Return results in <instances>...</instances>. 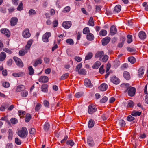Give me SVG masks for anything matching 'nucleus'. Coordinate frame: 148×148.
Listing matches in <instances>:
<instances>
[{
    "mask_svg": "<svg viewBox=\"0 0 148 148\" xmlns=\"http://www.w3.org/2000/svg\"><path fill=\"white\" fill-rule=\"evenodd\" d=\"M17 133L18 136L21 138L25 139L27 137L28 132L27 128L23 127L18 130Z\"/></svg>",
    "mask_w": 148,
    "mask_h": 148,
    "instance_id": "f257e3e1",
    "label": "nucleus"
},
{
    "mask_svg": "<svg viewBox=\"0 0 148 148\" xmlns=\"http://www.w3.org/2000/svg\"><path fill=\"white\" fill-rule=\"evenodd\" d=\"M22 36L23 38H27L30 37L31 34L28 28H26L23 30L22 32Z\"/></svg>",
    "mask_w": 148,
    "mask_h": 148,
    "instance_id": "f03ea898",
    "label": "nucleus"
},
{
    "mask_svg": "<svg viewBox=\"0 0 148 148\" xmlns=\"http://www.w3.org/2000/svg\"><path fill=\"white\" fill-rule=\"evenodd\" d=\"M16 64L20 67H22L23 66V64L20 58L16 56L13 58Z\"/></svg>",
    "mask_w": 148,
    "mask_h": 148,
    "instance_id": "7ed1b4c3",
    "label": "nucleus"
},
{
    "mask_svg": "<svg viewBox=\"0 0 148 148\" xmlns=\"http://www.w3.org/2000/svg\"><path fill=\"white\" fill-rule=\"evenodd\" d=\"M97 110V108L94 105H90L88 107V112L89 114H92Z\"/></svg>",
    "mask_w": 148,
    "mask_h": 148,
    "instance_id": "20e7f679",
    "label": "nucleus"
},
{
    "mask_svg": "<svg viewBox=\"0 0 148 148\" xmlns=\"http://www.w3.org/2000/svg\"><path fill=\"white\" fill-rule=\"evenodd\" d=\"M127 91L128 94L129 96L133 97L135 94L136 88L134 87H130V86Z\"/></svg>",
    "mask_w": 148,
    "mask_h": 148,
    "instance_id": "39448f33",
    "label": "nucleus"
},
{
    "mask_svg": "<svg viewBox=\"0 0 148 148\" xmlns=\"http://www.w3.org/2000/svg\"><path fill=\"white\" fill-rule=\"evenodd\" d=\"M51 33L50 32H47L45 33L43 36V41L45 42H48L49 41L48 38L51 36Z\"/></svg>",
    "mask_w": 148,
    "mask_h": 148,
    "instance_id": "423d86ee",
    "label": "nucleus"
},
{
    "mask_svg": "<svg viewBox=\"0 0 148 148\" xmlns=\"http://www.w3.org/2000/svg\"><path fill=\"white\" fill-rule=\"evenodd\" d=\"M72 25V23L71 21H65L62 23V26L66 29H69Z\"/></svg>",
    "mask_w": 148,
    "mask_h": 148,
    "instance_id": "0eeeda50",
    "label": "nucleus"
},
{
    "mask_svg": "<svg viewBox=\"0 0 148 148\" xmlns=\"http://www.w3.org/2000/svg\"><path fill=\"white\" fill-rule=\"evenodd\" d=\"M42 62V58L40 57L35 60L33 63V65L34 66H36L38 65L41 64Z\"/></svg>",
    "mask_w": 148,
    "mask_h": 148,
    "instance_id": "6e6552de",
    "label": "nucleus"
},
{
    "mask_svg": "<svg viewBox=\"0 0 148 148\" xmlns=\"http://www.w3.org/2000/svg\"><path fill=\"white\" fill-rule=\"evenodd\" d=\"M18 20L16 17H12L10 20V25L12 26L16 25L18 22Z\"/></svg>",
    "mask_w": 148,
    "mask_h": 148,
    "instance_id": "1a4fd4ad",
    "label": "nucleus"
},
{
    "mask_svg": "<svg viewBox=\"0 0 148 148\" xmlns=\"http://www.w3.org/2000/svg\"><path fill=\"white\" fill-rule=\"evenodd\" d=\"M1 33L5 34L7 37L10 36V33L9 30L7 29H2L0 30Z\"/></svg>",
    "mask_w": 148,
    "mask_h": 148,
    "instance_id": "9d476101",
    "label": "nucleus"
},
{
    "mask_svg": "<svg viewBox=\"0 0 148 148\" xmlns=\"http://www.w3.org/2000/svg\"><path fill=\"white\" fill-rule=\"evenodd\" d=\"M104 54V52L102 51H99L95 53V58H99V60H101V58Z\"/></svg>",
    "mask_w": 148,
    "mask_h": 148,
    "instance_id": "9b49d317",
    "label": "nucleus"
},
{
    "mask_svg": "<svg viewBox=\"0 0 148 148\" xmlns=\"http://www.w3.org/2000/svg\"><path fill=\"white\" fill-rule=\"evenodd\" d=\"M84 84L86 87H92L93 85L91 83V81L88 78L85 79L84 80Z\"/></svg>",
    "mask_w": 148,
    "mask_h": 148,
    "instance_id": "f8f14e48",
    "label": "nucleus"
},
{
    "mask_svg": "<svg viewBox=\"0 0 148 148\" xmlns=\"http://www.w3.org/2000/svg\"><path fill=\"white\" fill-rule=\"evenodd\" d=\"M48 80V78L47 77L45 76H42L39 77L38 79V81L42 83L47 82Z\"/></svg>",
    "mask_w": 148,
    "mask_h": 148,
    "instance_id": "ddd939ff",
    "label": "nucleus"
},
{
    "mask_svg": "<svg viewBox=\"0 0 148 148\" xmlns=\"http://www.w3.org/2000/svg\"><path fill=\"white\" fill-rule=\"evenodd\" d=\"M121 86L123 90H125L124 92L126 93L127 92V91L130 86V84L128 83H123L121 84Z\"/></svg>",
    "mask_w": 148,
    "mask_h": 148,
    "instance_id": "4468645a",
    "label": "nucleus"
},
{
    "mask_svg": "<svg viewBox=\"0 0 148 148\" xmlns=\"http://www.w3.org/2000/svg\"><path fill=\"white\" fill-rule=\"evenodd\" d=\"M139 38L141 40L145 39L146 38V34L143 31H140L138 34Z\"/></svg>",
    "mask_w": 148,
    "mask_h": 148,
    "instance_id": "2eb2a0df",
    "label": "nucleus"
},
{
    "mask_svg": "<svg viewBox=\"0 0 148 148\" xmlns=\"http://www.w3.org/2000/svg\"><path fill=\"white\" fill-rule=\"evenodd\" d=\"M111 81L115 84H118L120 82L119 79L116 76H113L110 78Z\"/></svg>",
    "mask_w": 148,
    "mask_h": 148,
    "instance_id": "dca6fc26",
    "label": "nucleus"
},
{
    "mask_svg": "<svg viewBox=\"0 0 148 148\" xmlns=\"http://www.w3.org/2000/svg\"><path fill=\"white\" fill-rule=\"evenodd\" d=\"M87 143L89 146L91 147L93 146L94 145V143L93 139L90 136L88 137Z\"/></svg>",
    "mask_w": 148,
    "mask_h": 148,
    "instance_id": "f3484780",
    "label": "nucleus"
},
{
    "mask_svg": "<svg viewBox=\"0 0 148 148\" xmlns=\"http://www.w3.org/2000/svg\"><path fill=\"white\" fill-rule=\"evenodd\" d=\"M108 85L105 83L101 84L98 87L100 90L101 91H105L108 88Z\"/></svg>",
    "mask_w": 148,
    "mask_h": 148,
    "instance_id": "a211bd4d",
    "label": "nucleus"
},
{
    "mask_svg": "<svg viewBox=\"0 0 148 148\" xmlns=\"http://www.w3.org/2000/svg\"><path fill=\"white\" fill-rule=\"evenodd\" d=\"M110 37H106L102 40V45H106L107 44L110 42Z\"/></svg>",
    "mask_w": 148,
    "mask_h": 148,
    "instance_id": "6ab92c4d",
    "label": "nucleus"
},
{
    "mask_svg": "<svg viewBox=\"0 0 148 148\" xmlns=\"http://www.w3.org/2000/svg\"><path fill=\"white\" fill-rule=\"evenodd\" d=\"M25 89L24 86L23 85H20L17 86L16 89V91L17 92L22 91Z\"/></svg>",
    "mask_w": 148,
    "mask_h": 148,
    "instance_id": "aec40b11",
    "label": "nucleus"
},
{
    "mask_svg": "<svg viewBox=\"0 0 148 148\" xmlns=\"http://www.w3.org/2000/svg\"><path fill=\"white\" fill-rule=\"evenodd\" d=\"M8 139L9 141H11L12 139L13 134L14 133V132L12 129H10L8 130Z\"/></svg>",
    "mask_w": 148,
    "mask_h": 148,
    "instance_id": "412c9836",
    "label": "nucleus"
},
{
    "mask_svg": "<svg viewBox=\"0 0 148 148\" xmlns=\"http://www.w3.org/2000/svg\"><path fill=\"white\" fill-rule=\"evenodd\" d=\"M33 42L32 40L31 39L28 40L27 42V44L25 47V50L27 51L29 50L31 47V45H32Z\"/></svg>",
    "mask_w": 148,
    "mask_h": 148,
    "instance_id": "4be33fe9",
    "label": "nucleus"
},
{
    "mask_svg": "<svg viewBox=\"0 0 148 148\" xmlns=\"http://www.w3.org/2000/svg\"><path fill=\"white\" fill-rule=\"evenodd\" d=\"M6 54L4 52H2L0 53V61L3 62L6 59Z\"/></svg>",
    "mask_w": 148,
    "mask_h": 148,
    "instance_id": "5701e85b",
    "label": "nucleus"
},
{
    "mask_svg": "<svg viewBox=\"0 0 148 148\" xmlns=\"http://www.w3.org/2000/svg\"><path fill=\"white\" fill-rule=\"evenodd\" d=\"M117 32V29L116 27L113 25L110 28V32L112 35H114Z\"/></svg>",
    "mask_w": 148,
    "mask_h": 148,
    "instance_id": "b1692460",
    "label": "nucleus"
},
{
    "mask_svg": "<svg viewBox=\"0 0 148 148\" xmlns=\"http://www.w3.org/2000/svg\"><path fill=\"white\" fill-rule=\"evenodd\" d=\"M123 76L127 80H129L130 78V75L129 73L127 71L124 72Z\"/></svg>",
    "mask_w": 148,
    "mask_h": 148,
    "instance_id": "393cba45",
    "label": "nucleus"
},
{
    "mask_svg": "<svg viewBox=\"0 0 148 148\" xmlns=\"http://www.w3.org/2000/svg\"><path fill=\"white\" fill-rule=\"evenodd\" d=\"M121 9V6L119 5H116L114 8V13H118L120 12Z\"/></svg>",
    "mask_w": 148,
    "mask_h": 148,
    "instance_id": "a878e982",
    "label": "nucleus"
},
{
    "mask_svg": "<svg viewBox=\"0 0 148 148\" xmlns=\"http://www.w3.org/2000/svg\"><path fill=\"white\" fill-rule=\"evenodd\" d=\"M141 114V112H139L136 110L133 111L131 113V115L134 116H139Z\"/></svg>",
    "mask_w": 148,
    "mask_h": 148,
    "instance_id": "bb28decb",
    "label": "nucleus"
},
{
    "mask_svg": "<svg viewBox=\"0 0 148 148\" xmlns=\"http://www.w3.org/2000/svg\"><path fill=\"white\" fill-rule=\"evenodd\" d=\"M101 65V63L99 61H96L92 66L93 68L97 69Z\"/></svg>",
    "mask_w": 148,
    "mask_h": 148,
    "instance_id": "cd10ccee",
    "label": "nucleus"
},
{
    "mask_svg": "<svg viewBox=\"0 0 148 148\" xmlns=\"http://www.w3.org/2000/svg\"><path fill=\"white\" fill-rule=\"evenodd\" d=\"M144 74L143 70L142 68H140L139 69L138 72V76L139 77H143Z\"/></svg>",
    "mask_w": 148,
    "mask_h": 148,
    "instance_id": "c85d7f7f",
    "label": "nucleus"
},
{
    "mask_svg": "<svg viewBox=\"0 0 148 148\" xmlns=\"http://www.w3.org/2000/svg\"><path fill=\"white\" fill-rule=\"evenodd\" d=\"M48 85L46 84H43L41 87V89L42 91L45 92H47V91Z\"/></svg>",
    "mask_w": 148,
    "mask_h": 148,
    "instance_id": "c756f323",
    "label": "nucleus"
},
{
    "mask_svg": "<svg viewBox=\"0 0 148 148\" xmlns=\"http://www.w3.org/2000/svg\"><path fill=\"white\" fill-rule=\"evenodd\" d=\"M94 124L95 122L93 120H90L88 123V127L90 128H92L94 126Z\"/></svg>",
    "mask_w": 148,
    "mask_h": 148,
    "instance_id": "7c9ffc66",
    "label": "nucleus"
},
{
    "mask_svg": "<svg viewBox=\"0 0 148 148\" xmlns=\"http://www.w3.org/2000/svg\"><path fill=\"white\" fill-rule=\"evenodd\" d=\"M128 61L132 64L134 63L136 61L135 58L133 56L129 57L128 58Z\"/></svg>",
    "mask_w": 148,
    "mask_h": 148,
    "instance_id": "2f4dec72",
    "label": "nucleus"
},
{
    "mask_svg": "<svg viewBox=\"0 0 148 148\" xmlns=\"http://www.w3.org/2000/svg\"><path fill=\"white\" fill-rule=\"evenodd\" d=\"M86 38L88 40H92L94 39V36L92 34L89 33L87 35Z\"/></svg>",
    "mask_w": 148,
    "mask_h": 148,
    "instance_id": "473e14b6",
    "label": "nucleus"
},
{
    "mask_svg": "<svg viewBox=\"0 0 148 148\" xmlns=\"http://www.w3.org/2000/svg\"><path fill=\"white\" fill-rule=\"evenodd\" d=\"M88 25H89L93 26L94 25V23L93 18L92 17H90L88 22Z\"/></svg>",
    "mask_w": 148,
    "mask_h": 148,
    "instance_id": "72a5a7b5",
    "label": "nucleus"
},
{
    "mask_svg": "<svg viewBox=\"0 0 148 148\" xmlns=\"http://www.w3.org/2000/svg\"><path fill=\"white\" fill-rule=\"evenodd\" d=\"M31 118V116L29 113L26 114L25 117V121L26 122H29Z\"/></svg>",
    "mask_w": 148,
    "mask_h": 148,
    "instance_id": "f704fd0d",
    "label": "nucleus"
},
{
    "mask_svg": "<svg viewBox=\"0 0 148 148\" xmlns=\"http://www.w3.org/2000/svg\"><path fill=\"white\" fill-rule=\"evenodd\" d=\"M93 56V54L91 52H89L86 56L85 58L86 60L91 59Z\"/></svg>",
    "mask_w": 148,
    "mask_h": 148,
    "instance_id": "c9c22d12",
    "label": "nucleus"
},
{
    "mask_svg": "<svg viewBox=\"0 0 148 148\" xmlns=\"http://www.w3.org/2000/svg\"><path fill=\"white\" fill-rule=\"evenodd\" d=\"M26 114V112L25 111L22 110L18 111V115L20 118H23Z\"/></svg>",
    "mask_w": 148,
    "mask_h": 148,
    "instance_id": "e433bc0d",
    "label": "nucleus"
},
{
    "mask_svg": "<svg viewBox=\"0 0 148 148\" xmlns=\"http://www.w3.org/2000/svg\"><path fill=\"white\" fill-rule=\"evenodd\" d=\"M28 92L25 90L23 91L21 93V96L23 97H26L28 95Z\"/></svg>",
    "mask_w": 148,
    "mask_h": 148,
    "instance_id": "4c0bfd02",
    "label": "nucleus"
},
{
    "mask_svg": "<svg viewBox=\"0 0 148 148\" xmlns=\"http://www.w3.org/2000/svg\"><path fill=\"white\" fill-rule=\"evenodd\" d=\"M132 36L131 35L128 34L127 36V41L128 43H130L132 42Z\"/></svg>",
    "mask_w": 148,
    "mask_h": 148,
    "instance_id": "58836bf2",
    "label": "nucleus"
},
{
    "mask_svg": "<svg viewBox=\"0 0 148 148\" xmlns=\"http://www.w3.org/2000/svg\"><path fill=\"white\" fill-rule=\"evenodd\" d=\"M107 34V31L104 29L101 30L99 33V35L100 36H105Z\"/></svg>",
    "mask_w": 148,
    "mask_h": 148,
    "instance_id": "ea45409f",
    "label": "nucleus"
},
{
    "mask_svg": "<svg viewBox=\"0 0 148 148\" xmlns=\"http://www.w3.org/2000/svg\"><path fill=\"white\" fill-rule=\"evenodd\" d=\"M41 107L42 105L40 103H37L35 108V111L38 112L41 108Z\"/></svg>",
    "mask_w": 148,
    "mask_h": 148,
    "instance_id": "a19ab883",
    "label": "nucleus"
},
{
    "mask_svg": "<svg viewBox=\"0 0 148 148\" xmlns=\"http://www.w3.org/2000/svg\"><path fill=\"white\" fill-rule=\"evenodd\" d=\"M29 74L30 75H32L34 73V70L31 66H29L28 68Z\"/></svg>",
    "mask_w": 148,
    "mask_h": 148,
    "instance_id": "79ce46f5",
    "label": "nucleus"
},
{
    "mask_svg": "<svg viewBox=\"0 0 148 148\" xmlns=\"http://www.w3.org/2000/svg\"><path fill=\"white\" fill-rule=\"evenodd\" d=\"M8 105L6 104L2 105L0 107V110L1 111H5V109L8 107Z\"/></svg>",
    "mask_w": 148,
    "mask_h": 148,
    "instance_id": "37998d69",
    "label": "nucleus"
},
{
    "mask_svg": "<svg viewBox=\"0 0 148 148\" xmlns=\"http://www.w3.org/2000/svg\"><path fill=\"white\" fill-rule=\"evenodd\" d=\"M134 105V102L131 100H129L128 101V104L127 107L128 108L132 107Z\"/></svg>",
    "mask_w": 148,
    "mask_h": 148,
    "instance_id": "c03bdc74",
    "label": "nucleus"
},
{
    "mask_svg": "<svg viewBox=\"0 0 148 148\" xmlns=\"http://www.w3.org/2000/svg\"><path fill=\"white\" fill-rule=\"evenodd\" d=\"M27 53V51L23 49L19 51V54L21 56H24Z\"/></svg>",
    "mask_w": 148,
    "mask_h": 148,
    "instance_id": "a18cd8bd",
    "label": "nucleus"
},
{
    "mask_svg": "<svg viewBox=\"0 0 148 148\" xmlns=\"http://www.w3.org/2000/svg\"><path fill=\"white\" fill-rule=\"evenodd\" d=\"M78 73L79 74L85 75L86 74V71L84 69H82L79 71Z\"/></svg>",
    "mask_w": 148,
    "mask_h": 148,
    "instance_id": "49530a36",
    "label": "nucleus"
},
{
    "mask_svg": "<svg viewBox=\"0 0 148 148\" xmlns=\"http://www.w3.org/2000/svg\"><path fill=\"white\" fill-rule=\"evenodd\" d=\"M119 123L121 127H124L125 125V123L123 119H121L119 121Z\"/></svg>",
    "mask_w": 148,
    "mask_h": 148,
    "instance_id": "de8ad7c7",
    "label": "nucleus"
},
{
    "mask_svg": "<svg viewBox=\"0 0 148 148\" xmlns=\"http://www.w3.org/2000/svg\"><path fill=\"white\" fill-rule=\"evenodd\" d=\"M15 143L18 145H20L21 144V140L18 137H16L15 139Z\"/></svg>",
    "mask_w": 148,
    "mask_h": 148,
    "instance_id": "09e8293b",
    "label": "nucleus"
},
{
    "mask_svg": "<svg viewBox=\"0 0 148 148\" xmlns=\"http://www.w3.org/2000/svg\"><path fill=\"white\" fill-rule=\"evenodd\" d=\"M66 144L69 145L71 146H73L74 144V143L72 140H69L66 142Z\"/></svg>",
    "mask_w": 148,
    "mask_h": 148,
    "instance_id": "8fccbe9b",
    "label": "nucleus"
},
{
    "mask_svg": "<svg viewBox=\"0 0 148 148\" xmlns=\"http://www.w3.org/2000/svg\"><path fill=\"white\" fill-rule=\"evenodd\" d=\"M69 74L68 73H66L63 74L60 78L61 80L65 79L68 78L69 76Z\"/></svg>",
    "mask_w": 148,
    "mask_h": 148,
    "instance_id": "3c124183",
    "label": "nucleus"
},
{
    "mask_svg": "<svg viewBox=\"0 0 148 148\" xmlns=\"http://www.w3.org/2000/svg\"><path fill=\"white\" fill-rule=\"evenodd\" d=\"M66 42L70 45H73L74 44L73 40L71 39H68L66 40Z\"/></svg>",
    "mask_w": 148,
    "mask_h": 148,
    "instance_id": "603ef678",
    "label": "nucleus"
},
{
    "mask_svg": "<svg viewBox=\"0 0 148 148\" xmlns=\"http://www.w3.org/2000/svg\"><path fill=\"white\" fill-rule=\"evenodd\" d=\"M11 123L12 124H15L18 122V120L15 118H12L10 119Z\"/></svg>",
    "mask_w": 148,
    "mask_h": 148,
    "instance_id": "864d4df0",
    "label": "nucleus"
},
{
    "mask_svg": "<svg viewBox=\"0 0 148 148\" xmlns=\"http://www.w3.org/2000/svg\"><path fill=\"white\" fill-rule=\"evenodd\" d=\"M89 32V29L88 27H86L84 28L83 30V33L84 34H88V33Z\"/></svg>",
    "mask_w": 148,
    "mask_h": 148,
    "instance_id": "5fc2aeb1",
    "label": "nucleus"
},
{
    "mask_svg": "<svg viewBox=\"0 0 148 148\" xmlns=\"http://www.w3.org/2000/svg\"><path fill=\"white\" fill-rule=\"evenodd\" d=\"M103 58H101V60L103 62H106L108 60V57L106 55H103Z\"/></svg>",
    "mask_w": 148,
    "mask_h": 148,
    "instance_id": "6e6d98bb",
    "label": "nucleus"
},
{
    "mask_svg": "<svg viewBox=\"0 0 148 148\" xmlns=\"http://www.w3.org/2000/svg\"><path fill=\"white\" fill-rule=\"evenodd\" d=\"M108 100V98L106 96H104L100 100L101 103H104L106 102Z\"/></svg>",
    "mask_w": 148,
    "mask_h": 148,
    "instance_id": "4d7b16f0",
    "label": "nucleus"
},
{
    "mask_svg": "<svg viewBox=\"0 0 148 148\" xmlns=\"http://www.w3.org/2000/svg\"><path fill=\"white\" fill-rule=\"evenodd\" d=\"M50 126L49 124L47 123H46L44 125V129L45 131H47L49 129Z\"/></svg>",
    "mask_w": 148,
    "mask_h": 148,
    "instance_id": "13d9d810",
    "label": "nucleus"
},
{
    "mask_svg": "<svg viewBox=\"0 0 148 148\" xmlns=\"http://www.w3.org/2000/svg\"><path fill=\"white\" fill-rule=\"evenodd\" d=\"M29 16L35 15L36 13L35 10L33 9H30L29 11Z\"/></svg>",
    "mask_w": 148,
    "mask_h": 148,
    "instance_id": "bf43d9fd",
    "label": "nucleus"
},
{
    "mask_svg": "<svg viewBox=\"0 0 148 148\" xmlns=\"http://www.w3.org/2000/svg\"><path fill=\"white\" fill-rule=\"evenodd\" d=\"M23 3L22 2H21L19 4L17 8V9L18 11H21L23 9Z\"/></svg>",
    "mask_w": 148,
    "mask_h": 148,
    "instance_id": "052dcab7",
    "label": "nucleus"
},
{
    "mask_svg": "<svg viewBox=\"0 0 148 148\" xmlns=\"http://www.w3.org/2000/svg\"><path fill=\"white\" fill-rule=\"evenodd\" d=\"M3 86L5 88H8L10 86L9 83L7 82H3L2 84Z\"/></svg>",
    "mask_w": 148,
    "mask_h": 148,
    "instance_id": "680f3d73",
    "label": "nucleus"
},
{
    "mask_svg": "<svg viewBox=\"0 0 148 148\" xmlns=\"http://www.w3.org/2000/svg\"><path fill=\"white\" fill-rule=\"evenodd\" d=\"M82 66V64L81 63H79L76 66L75 68V70L76 71L78 72L80 70Z\"/></svg>",
    "mask_w": 148,
    "mask_h": 148,
    "instance_id": "e2e57ef3",
    "label": "nucleus"
},
{
    "mask_svg": "<svg viewBox=\"0 0 148 148\" xmlns=\"http://www.w3.org/2000/svg\"><path fill=\"white\" fill-rule=\"evenodd\" d=\"M3 50L4 51L6 52L8 54H11L12 53V51L10 50L7 48H3Z\"/></svg>",
    "mask_w": 148,
    "mask_h": 148,
    "instance_id": "0e129e2a",
    "label": "nucleus"
},
{
    "mask_svg": "<svg viewBox=\"0 0 148 148\" xmlns=\"http://www.w3.org/2000/svg\"><path fill=\"white\" fill-rule=\"evenodd\" d=\"M43 104L45 107H46L48 108L49 107V102L46 100H44L43 101Z\"/></svg>",
    "mask_w": 148,
    "mask_h": 148,
    "instance_id": "69168bd1",
    "label": "nucleus"
},
{
    "mask_svg": "<svg viewBox=\"0 0 148 148\" xmlns=\"http://www.w3.org/2000/svg\"><path fill=\"white\" fill-rule=\"evenodd\" d=\"M70 10V8L69 6H66L64 8L63 10L64 12H69Z\"/></svg>",
    "mask_w": 148,
    "mask_h": 148,
    "instance_id": "338daca9",
    "label": "nucleus"
},
{
    "mask_svg": "<svg viewBox=\"0 0 148 148\" xmlns=\"http://www.w3.org/2000/svg\"><path fill=\"white\" fill-rule=\"evenodd\" d=\"M127 49L128 51L130 52H134L136 51V50L135 49L130 47H127Z\"/></svg>",
    "mask_w": 148,
    "mask_h": 148,
    "instance_id": "774afa93",
    "label": "nucleus"
}]
</instances>
